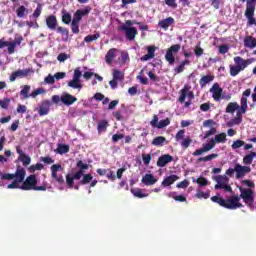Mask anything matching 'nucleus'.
I'll return each instance as SVG.
<instances>
[{"label": "nucleus", "instance_id": "f257e3e1", "mask_svg": "<svg viewBox=\"0 0 256 256\" xmlns=\"http://www.w3.org/2000/svg\"><path fill=\"white\" fill-rule=\"evenodd\" d=\"M239 191L240 196H230L226 200L219 196H212L211 201H213V203H218V205H220V207H224V209L235 210L243 207V205L239 202L241 199H243L244 203H246L250 209H253V204L255 203L253 190H251V188L244 189L243 187H239Z\"/></svg>", "mask_w": 256, "mask_h": 256}, {"label": "nucleus", "instance_id": "f03ea898", "mask_svg": "<svg viewBox=\"0 0 256 256\" xmlns=\"http://www.w3.org/2000/svg\"><path fill=\"white\" fill-rule=\"evenodd\" d=\"M235 66L230 65V76L237 77L240 71H245L251 63H255V58L243 59L241 56L234 57Z\"/></svg>", "mask_w": 256, "mask_h": 256}, {"label": "nucleus", "instance_id": "7ed1b4c3", "mask_svg": "<svg viewBox=\"0 0 256 256\" xmlns=\"http://www.w3.org/2000/svg\"><path fill=\"white\" fill-rule=\"evenodd\" d=\"M22 191H47V186H37V176L30 175L20 186Z\"/></svg>", "mask_w": 256, "mask_h": 256}, {"label": "nucleus", "instance_id": "20e7f679", "mask_svg": "<svg viewBox=\"0 0 256 256\" xmlns=\"http://www.w3.org/2000/svg\"><path fill=\"white\" fill-rule=\"evenodd\" d=\"M57 25H59L57 22V16L49 15L46 18V27H48V29L51 31H55L56 29L57 33H61V35L66 37V39H69V29Z\"/></svg>", "mask_w": 256, "mask_h": 256}, {"label": "nucleus", "instance_id": "39448f33", "mask_svg": "<svg viewBox=\"0 0 256 256\" xmlns=\"http://www.w3.org/2000/svg\"><path fill=\"white\" fill-rule=\"evenodd\" d=\"M181 50V44H174L171 48H168L165 54V59L169 63V65L175 64V55L179 53Z\"/></svg>", "mask_w": 256, "mask_h": 256}, {"label": "nucleus", "instance_id": "423d86ee", "mask_svg": "<svg viewBox=\"0 0 256 256\" xmlns=\"http://www.w3.org/2000/svg\"><path fill=\"white\" fill-rule=\"evenodd\" d=\"M150 125L154 129H165V127L171 125V120L169 118H166L159 121V117L157 115H154L153 119L150 121Z\"/></svg>", "mask_w": 256, "mask_h": 256}, {"label": "nucleus", "instance_id": "0eeeda50", "mask_svg": "<svg viewBox=\"0 0 256 256\" xmlns=\"http://www.w3.org/2000/svg\"><path fill=\"white\" fill-rule=\"evenodd\" d=\"M84 173H85V171L78 170L76 173L73 174V176H71V174H67L66 175V185H68V187L70 189H73V187L75 185V180L80 181L81 177H83Z\"/></svg>", "mask_w": 256, "mask_h": 256}, {"label": "nucleus", "instance_id": "6e6552de", "mask_svg": "<svg viewBox=\"0 0 256 256\" xmlns=\"http://www.w3.org/2000/svg\"><path fill=\"white\" fill-rule=\"evenodd\" d=\"M120 31H124L126 39L128 41H133L135 39V37H137V28L135 27H127L125 25H122L119 27Z\"/></svg>", "mask_w": 256, "mask_h": 256}, {"label": "nucleus", "instance_id": "1a4fd4ad", "mask_svg": "<svg viewBox=\"0 0 256 256\" xmlns=\"http://www.w3.org/2000/svg\"><path fill=\"white\" fill-rule=\"evenodd\" d=\"M50 169L52 173V179H55L57 183L63 185V183H65L63 175H57V171H61V169H63V167H61V164H53Z\"/></svg>", "mask_w": 256, "mask_h": 256}, {"label": "nucleus", "instance_id": "9d476101", "mask_svg": "<svg viewBox=\"0 0 256 256\" xmlns=\"http://www.w3.org/2000/svg\"><path fill=\"white\" fill-rule=\"evenodd\" d=\"M210 93H212V98L214 101H221V96L223 95V88L219 85V83H214L210 88Z\"/></svg>", "mask_w": 256, "mask_h": 256}, {"label": "nucleus", "instance_id": "9b49d317", "mask_svg": "<svg viewBox=\"0 0 256 256\" xmlns=\"http://www.w3.org/2000/svg\"><path fill=\"white\" fill-rule=\"evenodd\" d=\"M215 148V140H210L209 143L203 144V147L195 150L192 155L194 157H199V155H203V153H207V151H211V149Z\"/></svg>", "mask_w": 256, "mask_h": 256}, {"label": "nucleus", "instance_id": "f8f14e48", "mask_svg": "<svg viewBox=\"0 0 256 256\" xmlns=\"http://www.w3.org/2000/svg\"><path fill=\"white\" fill-rule=\"evenodd\" d=\"M190 87L185 85L183 89L180 90V96L178 98L179 103H185V99L189 97L190 99H194L195 94L193 91H189Z\"/></svg>", "mask_w": 256, "mask_h": 256}, {"label": "nucleus", "instance_id": "ddd939ff", "mask_svg": "<svg viewBox=\"0 0 256 256\" xmlns=\"http://www.w3.org/2000/svg\"><path fill=\"white\" fill-rule=\"evenodd\" d=\"M236 171V179H241L242 177H245L247 173H251V167L249 166H243L241 164H235V170Z\"/></svg>", "mask_w": 256, "mask_h": 256}, {"label": "nucleus", "instance_id": "4468645a", "mask_svg": "<svg viewBox=\"0 0 256 256\" xmlns=\"http://www.w3.org/2000/svg\"><path fill=\"white\" fill-rule=\"evenodd\" d=\"M16 151L19 155L18 161H21V163L24 167H27L28 165H31V157H29V155L25 154V152H23L21 147L17 146Z\"/></svg>", "mask_w": 256, "mask_h": 256}, {"label": "nucleus", "instance_id": "2eb2a0df", "mask_svg": "<svg viewBox=\"0 0 256 256\" xmlns=\"http://www.w3.org/2000/svg\"><path fill=\"white\" fill-rule=\"evenodd\" d=\"M51 110V101L50 100H44L41 102L39 106L38 113L40 117H44V115H49V111Z\"/></svg>", "mask_w": 256, "mask_h": 256}, {"label": "nucleus", "instance_id": "dca6fc26", "mask_svg": "<svg viewBox=\"0 0 256 256\" xmlns=\"http://www.w3.org/2000/svg\"><path fill=\"white\" fill-rule=\"evenodd\" d=\"M173 25H175V18L173 17H167L158 22V27H160V29H163V31H168L169 27Z\"/></svg>", "mask_w": 256, "mask_h": 256}, {"label": "nucleus", "instance_id": "f3484780", "mask_svg": "<svg viewBox=\"0 0 256 256\" xmlns=\"http://www.w3.org/2000/svg\"><path fill=\"white\" fill-rule=\"evenodd\" d=\"M172 161L173 156L170 154H164L158 158L156 165L157 167H166L168 163H172Z\"/></svg>", "mask_w": 256, "mask_h": 256}, {"label": "nucleus", "instance_id": "a211bd4d", "mask_svg": "<svg viewBox=\"0 0 256 256\" xmlns=\"http://www.w3.org/2000/svg\"><path fill=\"white\" fill-rule=\"evenodd\" d=\"M251 95V89H246L243 94H242V97H241V100H240V108H241V111L242 113H247V98Z\"/></svg>", "mask_w": 256, "mask_h": 256}, {"label": "nucleus", "instance_id": "6ab92c4d", "mask_svg": "<svg viewBox=\"0 0 256 256\" xmlns=\"http://www.w3.org/2000/svg\"><path fill=\"white\" fill-rule=\"evenodd\" d=\"M245 17L248 19V25H256V20H255V9L250 7L246 8L245 10Z\"/></svg>", "mask_w": 256, "mask_h": 256}, {"label": "nucleus", "instance_id": "aec40b11", "mask_svg": "<svg viewBox=\"0 0 256 256\" xmlns=\"http://www.w3.org/2000/svg\"><path fill=\"white\" fill-rule=\"evenodd\" d=\"M25 175H27V172L24 170V168L18 166L16 172L13 174V177L15 181L23 183V181H25Z\"/></svg>", "mask_w": 256, "mask_h": 256}, {"label": "nucleus", "instance_id": "412c9836", "mask_svg": "<svg viewBox=\"0 0 256 256\" xmlns=\"http://www.w3.org/2000/svg\"><path fill=\"white\" fill-rule=\"evenodd\" d=\"M175 181H179V176L172 174L168 177H165L161 183V187H171Z\"/></svg>", "mask_w": 256, "mask_h": 256}, {"label": "nucleus", "instance_id": "4be33fe9", "mask_svg": "<svg viewBox=\"0 0 256 256\" xmlns=\"http://www.w3.org/2000/svg\"><path fill=\"white\" fill-rule=\"evenodd\" d=\"M61 102L67 106L73 105V103L77 102V97H75L69 93H66L61 96Z\"/></svg>", "mask_w": 256, "mask_h": 256}, {"label": "nucleus", "instance_id": "5701e85b", "mask_svg": "<svg viewBox=\"0 0 256 256\" xmlns=\"http://www.w3.org/2000/svg\"><path fill=\"white\" fill-rule=\"evenodd\" d=\"M119 50L117 48H111L110 50H108V52L106 53L105 56V61L107 63V65H111V63H113V59H115V57H117V52Z\"/></svg>", "mask_w": 256, "mask_h": 256}, {"label": "nucleus", "instance_id": "b1692460", "mask_svg": "<svg viewBox=\"0 0 256 256\" xmlns=\"http://www.w3.org/2000/svg\"><path fill=\"white\" fill-rule=\"evenodd\" d=\"M244 47L248 48V49H255L256 47V38L251 36V35H247L244 38Z\"/></svg>", "mask_w": 256, "mask_h": 256}, {"label": "nucleus", "instance_id": "393cba45", "mask_svg": "<svg viewBox=\"0 0 256 256\" xmlns=\"http://www.w3.org/2000/svg\"><path fill=\"white\" fill-rule=\"evenodd\" d=\"M141 183L146 186L155 185V183H157V179L155 176H153V174H146L142 177Z\"/></svg>", "mask_w": 256, "mask_h": 256}, {"label": "nucleus", "instance_id": "a878e982", "mask_svg": "<svg viewBox=\"0 0 256 256\" xmlns=\"http://www.w3.org/2000/svg\"><path fill=\"white\" fill-rule=\"evenodd\" d=\"M27 75H29L28 69L17 70L10 75V81L13 83V81H15L17 77H27Z\"/></svg>", "mask_w": 256, "mask_h": 256}, {"label": "nucleus", "instance_id": "bb28decb", "mask_svg": "<svg viewBox=\"0 0 256 256\" xmlns=\"http://www.w3.org/2000/svg\"><path fill=\"white\" fill-rule=\"evenodd\" d=\"M214 80H215L214 75H205V76H202L201 79L199 80V85L202 88L207 87V84L211 83Z\"/></svg>", "mask_w": 256, "mask_h": 256}, {"label": "nucleus", "instance_id": "cd10ccee", "mask_svg": "<svg viewBox=\"0 0 256 256\" xmlns=\"http://www.w3.org/2000/svg\"><path fill=\"white\" fill-rule=\"evenodd\" d=\"M164 144H167V138L164 136H158L152 140V145L155 147H163Z\"/></svg>", "mask_w": 256, "mask_h": 256}, {"label": "nucleus", "instance_id": "c85d7f7f", "mask_svg": "<svg viewBox=\"0 0 256 256\" xmlns=\"http://www.w3.org/2000/svg\"><path fill=\"white\" fill-rule=\"evenodd\" d=\"M16 15L20 19H23V17L29 15V9H27V7H25L24 5H21L16 9Z\"/></svg>", "mask_w": 256, "mask_h": 256}, {"label": "nucleus", "instance_id": "c756f323", "mask_svg": "<svg viewBox=\"0 0 256 256\" xmlns=\"http://www.w3.org/2000/svg\"><path fill=\"white\" fill-rule=\"evenodd\" d=\"M131 193H132V195H134V197H137L138 199H143L145 197H149V194L143 193V190L141 188L132 189Z\"/></svg>", "mask_w": 256, "mask_h": 256}, {"label": "nucleus", "instance_id": "7c9ffc66", "mask_svg": "<svg viewBox=\"0 0 256 256\" xmlns=\"http://www.w3.org/2000/svg\"><path fill=\"white\" fill-rule=\"evenodd\" d=\"M68 87H71L72 89H81L83 87V84H81V80L73 78L68 82Z\"/></svg>", "mask_w": 256, "mask_h": 256}, {"label": "nucleus", "instance_id": "2f4dec72", "mask_svg": "<svg viewBox=\"0 0 256 256\" xmlns=\"http://www.w3.org/2000/svg\"><path fill=\"white\" fill-rule=\"evenodd\" d=\"M175 193L177 192H171L168 194V197H172L174 201H178L179 203H187V198L184 195H175Z\"/></svg>", "mask_w": 256, "mask_h": 256}, {"label": "nucleus", "instance_id": "473e14b6", "mask_svg": "<svg viewBox=\"0 0 256 256\" xmlns=\"http://www.w3.org/2000/svg\"><path fill=\"white\" fill-rule=\"evenodd\" d=\"M239 109L237 102H230L226 107V113H235Z\"/></svg>", "mask_w": 256, "mask_h": 256}, {"label": "nucleus", "instance_id": "72a5a7b5", "mask_svg": "<svg viewBox=\"0 0 256 256\" xmlns=\"http://www.w3.org/2000/svg\"><path fill=\"white\" fill-rule=\"evenodd\" d=\"M71 13L67 12V10L63 9L62 10V23L65 25H69L71 23Z\"/></svg>", "mask_w": 256, "mask_h": 256}, {"label": "nucleus", "instance_id": "f704fd0d", "mask_svg": "<svg viewBox=\"0 0 256 256\" xmlns=\"http://www.w3.org/2000/svg\"><path fill=\"white\" fill-rule=\"evenodd\" d=\"M29 91H31V86L24 85L22 90L20 91V95L22 96V99H29V97H31V94H29Z\"/></svg>", "mask_w": 256, "mask_h": 256}, {"label": "nucleus", "instance_id": "c9c22d12", "mask_svg": "<svg viewBox=\"0 0 256 256\" xmlns=\"http://www.w3.org/2000/svg\"><path fill=\"white\" fill-rule=\"evenodd\" d=\"M93 181V175L83 174L82 179L80 180V185H89Z\"/></svg>", "mask_w": 256, "mask_h": 256}, {"label": "nucleus", "instance_id": "e433bc0d", "mask_svg": "<svg viewBox=\"0 0 256 256\" xmlns=\"http://www.w3.org/2000/svg\"><path fill=\"white\" fill-rule=\"evenodd\" d=\"M254 157H256V153L255 152H250L249 154H247L243 158L244 165H251V163H253Z\"/></svg>", "mask_w": 256, "mask_h": 256}, {"label": "nucleus", "instance_id": "4c0bfd02", "mask_svg": "<svg viewBox=\"0 0 256 256\" xmlns=\"http://www.w3.org/2000/svg\"><path fill=\"white\" fill-rule=\"evenodd\" d=\"M69 145L67 144H59L56 151L59 155H65V153H69Z\"/></svg>", "mask_w": 256, "mask_h": 256}, {"label": "nucleus", "instance_id": "58836bf2", "mask_svg": "<svg viewBox=\"0 0 256 256\" xmlns=\"http://www.w3.org/2000/svg\"><path fill=\"white\" fill-rule=\"evenodd\" d=\"M101 34L99 32L95 33L94 35H87L84 38L85 43H92V41H97L100 39Z\"/></svg>", "mask_w": 256, "mask_h": 256}, {"label": "nucleus", "instance_id": "ea45409f", "mask_svg": "<svg viewBox=\"0 0 256 256\" xmlns=\"http://www.w3.org/2000/svg\"><path fill=\"white\" fill-rule=\"evenodd\" d=\"M113 79L115 81H123V79H125V74H123L121 70H113Z\"/></svg>", "mask_w": 256, "mask_h": 256}, {"label": "nucleus", "instance_id": "a19ab883", "mask_svg": "<svg viewBox=\"0 0 256 256\" xmlns=\"http://www.w3.org/2000/svg\"><path fill=\"white\" fill-rule=\"evenodd\" d=\"M43 12V5L38 4L36 9L34 10L32 17L33 19L37 20L39 17H41V13Z\"/></svg>", "mask_w": 256, "mask_h": 256}, {"label": "nucleus", "instance_id": "79ce46f5", "mask_svg": "<svg viewBox=\"0 0 256 256\" xmlns=\"http://www.w3.org/2000/svg\"><path fill=\"white\" fill-rule=\"evenodd\" d=\"M227 141V134L220 133L214 137V143H225Z\"/></svg>", "mask_w": 256, "mask_h": 256}, {"label": "nucleus", "instance_id": "37998d69", "mask_svg": "<svg viewBox=\"0 0 256 256\" xmlns=\"http://www.w3.org/2000/svg\"><path fill=\"white\" fill-rule=\"evenodd\" d=\"M107 127H109V122L107 120H102L98 123V131L101 133V131H107Z\"/></svg>", "mask_w": 256, "mask_h": 256}, {"label": "nucleus", "instance_id": "c03bdc74", "mask_svg": "<svg viewBox=\"0 0 256 256\" xmlns=\"http://www.w3.org/2000/svg\"><path fill=\"white\" fill-rule=\"evenodd\" d=\"M217 157H219V154H209L206 157L198 158V163H201L202 161H204V162L212 161V159H217Z\"/></svg>", "mask_w": 256, "mask_h": 256}, {"label": "nucleus", "instance_id": "a18cd8bd", "mask_svg": "<svg viewBox=\"0 0 256 256\" xmlns=\"http://www.w3.org/2000/svg\"><path fill=\"white\" fill-rule=\"evenodd\" d=\"M196 183L199 185V187H207L209 185V180L205 177H199L196 179Z\"/></svg>", "mask_w": 256, "mask_h": 256}, {"label": "nucleus", "instance_id": "49530a36", "mask_svg": "<svg viewBox=\"0 0 256 256\" xmlns=\"http://www.w3.org/2000/svg\"><path fill=\"white\" fill-rule=\"evenodd\" d=\"M43 167V164L37 163L35 165H31L28 169L30 173H35V171H42Z\"/></svg>", "mask_w": 256, "mask_h": 256}, {"label": "nucleus", "instance_id": "de8ad7c7", "mask_svg": "<svg viewBox=\"0 0 256 256\" xmlns=\"http://www.w3.org/2000/svg\"><path fill=\"white\" fill-rule=\"evenodd\" d=\"M195 197H197V199H209V197H211V194L209 191L206 192H197L195 194Z\"/></svg>", "mask_w": 256, "mask_h": 256}, {"label": "nucleus", "instance_id": "09e8293b", "mask_svg": "<svg viewBox=\"0 0 256 256\" xmlns=\"http://www.w3.org/2000/svg\"><path fill=\"white\" fill-rule=\"evenodd\" d=\"M191 143H193V140L191 139V137H186L182 140L181 142V146L184 149H188V147L191 145Z\"/></svg>", "mask_w": 256, "mask_h": 256}, {"label": "nucleus", "instance_id": "8fccbe9b", "mask_svg": "<svg viewBox=\"0 0 256 256\" xmlns=\"http://www.w3.org/2000/svg\"><path fill=\"white\" fill-rule=\"evenodd\" d=\"M81 19H83V16L81 15V12H78V10H76V12L74 13V17L72 19V23H81Z\"/></svg>", "mask_w": 256, "mask_h": 256}, {"label": "nucleus", "instance_id": "3c124183", "mask_svg": "<svg viewBox=\"0 0 256 256\" xmlns=\"http://www.w3.org/2000/svg\"><path fill=\"white\" fill-rule=\"evenodd\" d=\"M76 166L78 167L79 171H87V169H89V164L83 163L82 160L78 161Z\"/></svg>", "mask_w": 256, "mask_h": 256}, {"label": "nucleus", "instance_id": "603ef678", "mask_svg": "<svg viewBox=\"0 0 256 256\" xmlns=\"http://www.w3.org/2000/svg\"><path fill=\"white\" fill-rule=\"evenodd\" d=\"M127 61H129V53L126 51H122L120 56V62L124 65V63H127Z\"/></svg>", "mask_w": 256, "mask_h": 256}, {"label": "nucleus", "instance_id": "864d4df0", "mask_svg": "<svg viewBox=\"0 0 256 256\" xmlns=\"http://www.w3.org/2000/svg\"><path fill=\"white\" fill-rule=\"evenodd\" d=\"M240 123H243V118L236 116L230 123H228V127H232V125H240Z\"/></svg>", "mask_w": 256, "mask_h": 256}, {"label": "nucleus", "instance_id": "5fc2aeb1", "mask_svg": "<svg viewBox=\"0 0 256 256\" xmlns=\"http://www.w3.org/2000/svg\"><path fill=\"white\" fill-rule=\"evenodd\" d=\"M243 145H245V141H243V140H236V141L233 142L231 147H232V149H239V148L243 147Z\"/></svg>", "mask_w": 256, "mask_h": 256}, {"label": "nucleus", "instance_id": "6e6d98bb", "mask_svg": "<svg viewBox=\"0 0 256 256\" xmlns=\"http://www.w3.org/2000/svg\"><path fill=\"white\" fill-rule=\"evenodd\" d=\"M9 103H11V99L9 98L0 100V107H2V109H9Z\"/></svg>", "mask_w": 256, "mask_h": 256}, {"label": "nucleus", "instance_id": "4d7b16f0", "mask_svg": "<svg viewBox=\"0 0 256 256\" xmlns=\"http://www.w3.org/2000/svg\"><path fill=\"white\" fill-rule=\"evenodd\" d=\"M43 93H45V89H43V88H37L36 90H34V91L30 94V97H32L33 99H35V97H37V95H43Z\"/></svg>", "mask_w": 256, "mask_h": 256}, {"label": "nucleus", "instance_id": "13d9d810", "mask_svg": "<svg viewBox=\"0 0 256 256\" xmlns=\"http://www.w3.org/2000/svg\"><path fill=\"white\" fill-rule=\"evenodd\" d=\"M211 110V103L206 102L200 105V111H202L203 113H207V111Z\"/></svg>", "mask_w": 256, "mask_h": 256}, {"label": "nucleus", "instance_id": "bf43d9fd", "mask_svg": "<svg viewBox=\"0 0 256 256\" xmlns=\"http://www.w3.org/2000/svg\"><path fill=\"white\" fill-rule=\"evenodd\" d=\"M6 47H8V54L9 55H13V53H15V48L17 46L13 42H7V46Z\"/></svg>", "mask_w": 256, "mask_h": 256}, {"label": "nucleus", "instance_id": "052dcab7", "mask_svg": "<svg viewBox=\"0 0 256 256\" xmlns=\"http://www.w3.org/2000/svg\"><path fill=\"white\" fill-rule=\"evenodd\" d=\"M229 181V178L227 176L218 175L216 176V183L225 184Z\"/></svg>", "mask_w": 256, "mask_h": 256}, {"label": "nucleus", "instance_id": "680f3d73", "mask_svg": "<svg viewBox=\"0 0 256 256\" xmlns=\"http://www.w3.org/2000/svg\"><path fill=\"white\" fill-rule=\"evenodd\" d=\"M220 55H225V53H229V46L228 45H220L218 49Z\"/></svg>", "mask_w": 256, "mask_h": 256}, {"label": "nucleus", "instance_id": "e2e57ef3", "mask_svg": "<svg viewBox=\"0 0 256 256\" xmlns=\"http://www.w3.org/2000/svg\"><path fill=\"white\" fill-rule=\"evenodd\" d=\"M71 31L75 35L79 34V23L77 22H71Z\"/></svg>", "mask_w": 256, "mask_h": 256}, {"label": "nucleus", "instance_id": "0e129e2a", "mask_svg": "<svg viewBox=\"0 0 256 256\" xmlns=\"http://www.w3.org/2000/svg\"><path fill=\"white\" fill-rule=\"evenodd\" d=\"M178 189H187L189 187V181L188 180H183L182 182L178 183L176 185Z\"/></svg>", "mask_w": 256, "mask_h": 256}, {"label": "nucleus", "instance_id": "69168bd1", "mask_svg": "<svg viewBox=\"0 0 256 256\" xmlns=\"http://www.w3.org/2000/svg\"><path fill=\"white\" fill-rule=\"evenodd\" d=\"M142 160L144 165H149L151 163V154H142Z\"/></svg>", "mask_w": 256, "mask_h": 256}, {"label": "nucleus", "instance_id": "338daca9", "mask_svg": "<svg viewBox=\"0 0 256 256\" xmlns=\"http://www.w3.org/2000/svg\"><path fill=\"white\" fill-rule=\"evenodd\" d=\"M80 12V15L83 17L85 15H89L91 13V6H86L83 10H77Z\"/></svg>", "mask_w": 256, "mask_h": 256}, {"label": "nucleus", "instance_id": "774afa93", "mask_svg": "<svg viewBox=\"0 0 256 256\" xmlns=\"http://www.w3.org/2000/svg\"><path fill=\"white\" fill-rule=\"evenodd\" d=\"M113 117L116 119V121H123L125 119L123 114H121V111L113 112Z\"/></svg>", "mask_w": 256, "mask_h": 256}]
</instances>
